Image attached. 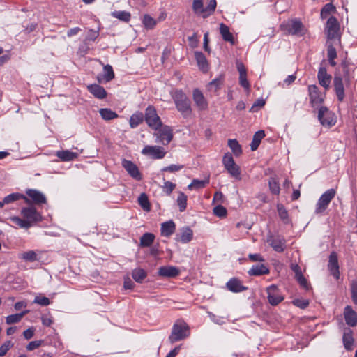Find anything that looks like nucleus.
Listing matches in <instances>:
<instances>
[{
    "mask_svg": "<svg viewBox=\"0 0 357 357\" xmlns=\"http://www.w3.org/2000/svg\"><path fill=\"white\" fill-rule=\"evenodd\" d=\"M176 109L183 118H188L192 114L191 101L181 90H176L172 95Z\"/></svg>",
    "mask_w": 357,
    "mask_h": 357,
    "instance_id": "nucleus-1",
    "label": "nucleus"
},
{
    "mask_svg": "<svg viewBox=\"0 0 357 357\" xmlns=\"http://www.w3.org/2000/svg\"><path fill=\"white\" fill-rule=\"evenodd\" d=\"M190 335V328L187 323L177 320L173 325L172 332L168 337L170 343L183 340Z\"/></svg>",
    "mask_w": 357,
    "mask_h": 357,
    "instance_id": "nucleus-2",
    "label": "nucleus"
},
{
    "mask_svg": "<svg viewBox=\"0 0 357 357\" xmlns=\"http://www.w3.org/2000/svg\"><path fill=\"white\" fill-rule=\"evenodd\" d=\"M281 29L289 35L303 36L306 29L300 20L293 19L280 26Z\"/></svg>",
    "mask_w": 357,
    "mask_h": 357,
    "instance_id": "nucleus-3",
    "label": "nucleus"
},
{
    "mask_svg": "<svg viewBox=\"0 0 357 357\" xmlns=\"http://www.w3.org/2000/svg\"><path fill=\"white\" fill-rule=\"evenodd\" d=\"M144 119L149 127L154 130H158L162 126V121L156 109L152 105H149L145 109Z\"/></svg>",
    "mask_w": 357,
    "mask_h": 357,
    "instance_id": "nucleus-4",
    "label": "nucleus"
},
{
    "mask_svg": "<svg viewBox=\"0 0 357 357\" xmlns=\"http://www.w3.org/2000/svg\"><path fill=\"white\" fill-rule=\"evenodd\" d=\"M336 192L331 188L324 192L319 197L315 207L314 213L317 215L323 214L327 209L330 202L335 197Z\"/></svg>",
    "mask_w": 357,
    "mask_h": 357,
    "instance_id": "nucleus-5",
    "label": "nucleus"
},
{
    "mask_svg": "<svg viewBox=\"0 0 357 357\" xmlns=\"http://www.w3.org/2000/svg\"><path fill=\"white\" fill-rule=\"evenodd\" d=\"M21 215L23 218L26 219V220L31 224V227L43 220L41 214L33 206L23 207L21 209Z\"/></svg>",
    "mask_w": 357,
    "mask_h": 357,
    "instance_id": "nucleus-6",
    "label": "nucleus"
},
{
    "mask_svg": "<svg viewBox=\"0 0 357 357\" xmlns=\"http://www.w3.org/2000/svg\"><path fill=\"white\" fill-rule=\"evenodd\" d=\"M340 24L337 18L334 16H331L327 22L326 26V32L328 40L337 39L340 40V37L339 35Z\"/></svg>",
    "mask_w": 357,
    "mask_h": 357,
    "instance_id": "nucleus-7",
    "label": "nucleus"
},
{
    "mask_svg": "<svg viewBox=\"0 0 357 357\" xmlns=\"http://www.w3.org/2000/svg\"><path fill=\"white\" fill-rule=\"evenodd\" d=\"M222 163L225 168L233 177H239L241 172L238 166L235 163L231 153H227L225 154L222 158Z\"/></svg>",
    "mask_w": 357,
    "mask_h": 357,
    "instance_id": "nucleus-8",
    "label": "nucleus"
},
{
    "mask_svg": "<svg viewBox=\"0 0 357 357\" xmlns=\"http://www.w3.org/2000/svg\"><path fill=\"white\" fill-rule=\"evenodd\" d=\"M266 292L268 294V301L269 303L273 306L278 305L284 300V296L275 284H271L268 287L266 288Z\"/></svg>",
    "mask_w": 357,
    "mask_h": 357,
    "instance_id": "nucleus-9",
    "label": "nucleus"
},
{
    "mask_svg": "<svg viewBox=\"0 0 357 357\" xmlns=\"http://www.w3.org/2000/svg\"><path fill=\"white\" fill-rule=\"evenodd\" d=\"M165 149L160 146H145L142 151V153L144 155H148L151 158L157 160L162 159L166 155Z\"/></svg>",
    "mask_w": 357,
    "mask_h": 357,
    "instance_id": "nucleus-10",
    "label": "nucleus"
},
{
    "mask_svg": "<svg viewBox=\"0 0 357 357\" xmlns=\"http://www.w3.org/2000/svg\"><path fill=\"white\" fill-rule=\"evenodd\" d=\"M156 136L164 145L168 144L173 139V132L169 126H162L158 130Z\"/></svg>",
    "mask_w": 357,
    "mask_h": 357,
    "instance_id": "nucleus-11",
    "label": "nucleus"
},
{
    "mask_svg": "<svg viewBox=\"0 0 357 357\" xmlns=\"http://www.w3.org/2000/svg\"><path fill=\"white\" fill-rule=\"evenodd\" d=\"M192 98L199 110L204 111L208 109V102L203 93L199 89L193 90Z\"/></svg>",
    "mask_w": 357,
    "mask_h": 357,
    "instance_id": "nucleus-12",
    "label": "nucleus"
},
{
    "mask_svg": "<svg viewBox=\"0 0 357 357\" xmlns=\"http://www.w3.org/2000/svg\"><path fill=\"white\" fill-rule=\"evenodd\" d=\"M308 92L310 103L312 107L319 105L323 102L324 97L316 85H310L308 86Z\"/></svg>",
    "mask_w": 357,
    "mask_h": 357,
    "instance_id": "nucleus-13",
    "label": "nucleus"
},
{
    "mask_svg": "<svg viewBox=\"0 0 357 357\" xmlns=\"http://www.w3.org/2000/svg\"><path fill=\"white\" fill-rule=\"evenodd\" d=\"M122 166L133 178L137 181L142 180V174L139 172L137 166L134 162L130 160L123 159L122 161Z\"/></svg>",
    "mask_w": 357,
    "mask_h": 357,
    "instance_id": "nucleus-14",
    "label": "nucleus"
},
{
    "mask_svg": "<svg viewBox=\"0 0 357 357\" xmlns=\"http://www.w3.org/2000/svg\"><path fill=\"white\" fill-rule=\"evenodd\" d=\"M333 85L338 101L342 102L345 97L343 78L340 75H335L333 79Z\"/></svg>",
    "mask_w": 357,
    "mask_h": 357,
    "instance_id": "nucleus-15",
    "label": "nucleus"
},
{
    "mask_svg": "<svg viewBox=\"0 0 357 357\" xmlns=\"http://www.w3.org/2000/svg\"><path fill=\"white\" fill-rule=\"evenodd\" d=\"M342 71L343 77H342L347 84H349L353 78V73L354 72L355 67L354 64L347 59H344L340 64Z\"/></svg>",
    "mask_w": 357,
    "mask_h": 357,
    "instance_id": "nucleus-16",
    "label": "nucleus"
},
{
    "mask_svg": "<svg viewBox=\"0 0 357 357\" xmlns=\"http://www.w3.org/2000/svg\"><path fill=\"white\" fill-rule=\"evenodd\" d=\"M26 194L28 197L27 198L30 199V202H32L35 204H42L47 202V199L44 194L37 190L28 189L26 191Z\"/></svg>",
    "mask_w": 357,
    "mask_h": 357,
    "instance_id": "nucleus-17",
    "label": "nucleus"
},
{
    "mask_svg": "<svg viewBox=\"0 0 357 357\" xmlns=\"http://www.w3.org/2000/svg\"><path fill=\"white\" fill-rule=\"evenodd\" d=\"M114 72L111 65H103V74H99L97 76V80L99 84L109 82L114 78Z\"/></svg>",
    "mask_w": 357,
    "mask_h": 357,
    "instance_id": "nucleus-18",
    "label": "nucleus"
},
{
    "mask_svg": "<svg viewBox=\"0 0 357 357\" xmlns=\"http://www.w3.org/2000/svg\"><path fill=\"white\" fill-rule=\"evenodd\" d=\"M328 267L331 274L336 279H338L340 278L339 264L337 256L335 252H331L329 256Z\"/></svg>",
    "mask_w": 357,
    "mask_h": 357,
    "instance_id": "nucleus-19",
    "label": "nucleus"
},
{
    "mask_svg": "<svg viewBox=\"0 0 357 357\" xmlns=\"http://www.w3.org/2000/svg\"><path fill=\"white\" fill-rule=\"evenodd\" d=\"M317 78L319 80V84L325 88L326 90L328 89L331 81V75L327 73L326 68L324 66H320Z\"/></svg>",
    "mask_w": 357,
    "mask_h": 357,
    "instance_id": "nucleus-20",
    "label": "nucleus"
},
{
    "mask_svg": "<svg viewBox=\"0 0 357 357\" xmlns=\"http://www.w3.org/2000/svg\"><path fill=\"white\" fill-rule=\"evenodd\" d=\"M158 273L161 277L172 278L179 275L180 270L175 266H164L159 268Z\"/></svg>",
    "mask_w": 357,
    "mask_h": 357,
    "instance_id": "nucleus-21",
    "label": "nucleus"
},
{
    "mask_svg": "<svg viewBox=\"0 0 357 357\" xmlns=\"http://www.w3.org/2000/svg\"><path fill=\"white\" fill-rule=\"evenodd\" d=\"M268 242L273 249L278 252H282L285 249L286 240L284 237L278 236L271 237Z\"/></svg>",
    "mask_w": 357,
    "mask_h": 357,
    "instance_id": "nucleus-22",
    "label": "nucleus"
},
{
    "mask_svg": "<svg viewBox=\"0 0 357 357\" xmlns=\"http://www.w3.org/2000/svg\"><path fill=\"white\" fill-rule=\"evenodd\" d=\"M226 287L228 290L234 293H239L248 289V287L243 286L241 280L236 278H231L226 283Z\"/></svg>",
    "mask_w": 357,
    "mask_h": 357,
    "instance_id": "nucleus-23",
    "label": "nucleus"
},
{
    "mask_svg": "<svg viewBox=\"0 0 357 357\" xmlns=\"http://www.w3.org/2000/svg\"><path fill=\"white\" fill-rule=\"evenodd\" d=\"M344 317L346 324L351 326L354 327L357 325V313L351 308V306L347 305L344 310Z\"/></svg>",
    "mask_w": 357,
    "mask_h": 357,
    "instance_id": "nucleus-24",
    "label": "nucleus"
},
{
    "mask_svg": "<svg viewBox=\"0 0 357 357\" xmlns=\"http://www.w3.org/2000/svg\"><path fill=\"white\" fill-rule=\"evenodd\" d=\"M318 119L324 126H332L333 124L331 119V113L326 107H321L318 112Z\"/></svg>",
    "mask_w": 357,
    "mask_h": 357,
    "instance_id": "nucleus-25",
    "label": "nucleus"
},
{
    "mask_svg": "<svg viewBox=\"0 0 357 357\" xmlns=\"http://www.w3.org/2000/svg\"><path fill=\"white\" fill-rule=\"evenodd\" d=\"M193 237V231L189 227H185L181 229L179 234L175 238L176 241L182 243H189Z\"/></svg>",
    "mask_w": 357,
    "mask_h": 357,
    "instance_id": "nucleus-26",
    "label": "nucleus"
},
{
    "mask_svg": "<svg viewBox=\"0 0 357 357\" xmlns=\"http://www.w3.org/2000/svg\"><path fill=\"white\" fill-rule=\"evenodd\" d=\"M87 90L96 98L104 99L107 97V93L104 87L98 84H92L87 86Z\"/></svg>",
    "mask_w": 357,
    "mask_h": 357,
    "instance_id": "nucleus-27",
    "label": "nucleus"
},
{
    "mask_svg": "<svg viewBox=\"0 0 357 357\" xmlns=\"http://www.w3.org/2000/svg\"><path fill=\"white\" fill-rule=\"evenodd\" d=\"M342 341L346 350L351 351L353 349L354 340L353 337V331L349 328H344Z\"/></svg>",
    "mask_w": 357,
    "mask_h": 357,
    "instance_id": "nucleus-28",
    "label": "nucleus"
},
{
    "mask_svg": "<svg viewBox=\"0 0 357 357\" xmlns=\"http://www.w3.org/2000/svg\"><path fill=\"white\" fill-rule=\"evenodd\" d=\"M270 273L268 268L263 264L253 265L252 268L248 271L250 276H259L262 275H267Z\"/></svg>",
    "mask_w": 357,
    "mask_h": 357,
    "instance_id": "nucleus-29",
    "label": "nucleus"
},
{
    "mask_svg": "<svg viewBox=\"0 0 357 357\" xmlns=\"http://www.w3.org/2000/svg\"><path fill=\"white\" fill-rule=\"evenodd\" d=\"M40 252L38 250H28L24 252L19 255V258L26 262H34L39 261L40 257L38 253Z\"/></svg>",
    "mask_w": 357,
    "mask_h": 357,
    "instance_id": "nucleus-30",
    "label": "nucleus"
},
{
    "mask_svg": "<svg viewBox=\"0 0 357 357\" xmlns=\"http://www.w3.org/2000/svg\"><path fill=\"white\" fill-rule=\"evenodd\" d=\"M195 57L200 70L203 72L208 70V63L205 55L202 52H195Z\"/></svg>",
    "mask_w": 357,
    "mask_h": 357,
    "instance_id": "nucleus-31",
    "label": "nucleus"
},
{
    "mask_svg": "<svg viewBox=\"0 0 357 357\" xmlns=\"http://www.w3.org/2000/svg\"><path fill=\"white\" fill-rule=\"evenodd\" d=\"M24 199L26 204H30V199L27 197L19 192L11 193L3 198L5 204H9L20 199Z\"/></svg>",
    "mask_w": 357,
    "mask_h": 357,
    "instance_id": "nucleus-32",
    "label": "nucleus"
},
{
    "mask_svg": "<svg viewBox=\"0 0 357 357\" xmlns=\"http://www.w3.org/2000/svg\"><path fill=\"white\" fill-rule=\"evenodd\" d=\"M176 225L172 220L165 222L161 225V234L164 236H170L174 234Z\"/></svg>",
    "mask_w": 357,
    "mask_h": 357,
    "instance_id": "nucleus-33",
    "label": "nucleus"
},
{
    "mask_svg": "<svg viewBox=\"0 0 357 357\" xmlns=\"http://www.w3.org/2000/svg\"><path fill=\"white\" fill-rule=\"evenodd\" d=\"M56 155L64 162H69L74 160L78 155L77 153L72 152L69 150L58 151Z\"/></svg>",
    "mask_w": 357,
    "mask_h": 357,
    "instance_id": "nucleus-34",
    "label": "nucleus"
},
{
    "mask_svg": "<svg viewBox=\"0 0 357 357\" xmlns=\"http://www.w3.org/2000/svg\"><path fill=\"white\" fill-rule=\"evenodd\" d=\"M220 33L225 41L229 42L232 45L234 44V38L226 24L223 23L220 24Z\"/></svg>",
    "mask_w": 357,
    "mask_h": 357,
    "instance_id": "nucleus-35",
    "label": "nucleus"
},
{
    "mask_svg": "<svg viewBox=\"0 0 357 357\" xmlns=\"http://www.w3.org/2000/svg\"><path fill=\"white\" fill-rule=\"evenodd\" d=\"M265 137V132L264 130H259L256 132L252 137V140L250 143V149L255 151L258 149L261 139Z\"/></svg>",
    "mask_w": 357,
    "mask_h": 357,
    "instance_id": "nucleus-36",
    "label": "nucleus"
},
{
    "mask_svg": "<svg viewBox=\"0 0 357 357\" xmlns=\"http://www.w3.org/2000/svg\"><path fill=\"white\" fill-rule=\"evenodd\" d=\"M155 238V235L152 233L146 232L140 238V247L146 248L151 246L154 242Z\"/></svg>",
    "mask_w": 357,
    "mask_h": 357,
    "instance_id": "nucleus-37",
    "label": "nucleus"
},
{
    "mask_svg": "<svg viewBox=\"0 0 357 357\" xmlns=\"http://www.w3.org/2000/svg\"><path fill=\"white\" fill-rule=\"evenodd\" d=\"M146 276L147 273L141 268H135L132 272V278L138 283H142Z\"/></svg>",
    "mask_w": 357,
    "mask_h": 357,
    "instance_id": "nucleus-38",
    "label": "nucleus"
},
{
    "mask_svg": "<svg viewBox=\"0 0 357 357\" xmlns=\"http://www.w3.org/2000/svg\"><path fill=\"white\" fill-rule=\"evenodd\" d=\"M28 310H24L20 313L8 315L6 318V323L8 325L20 322L23 317L28 313Z\"/></svg>",
    "mask_w": 357,
    "mask_h": 357,
    "instance_id": "nucleus-39",
    "label": "nucleus"
},
{
    "mask_svg": "<svg viewBox=\"0 0 357 357\" xmlns=\"http://www.w3.org/2000/svg\"><path fill=\"white\" fill-rule=\"evenodd\" d=\"M144 120V114L142 112H136L133 114L130 119V126L132 128H137Z\"/></svg>",
    "mask_w": 357,
    "mask_h": 357,
    "instance_id": "nucleus-40",
    "label": "nucleus"
},
{
    "mask_svg": "<svg viewBox=\"0 0 357 357\" xmlns=\"http://www.w3.org/2000/svg\"><path fill=\"white\" fill-rule=\"evenodd\" d=\"M224 78L223 76L220 75L218 77L213 79L208 84V89L211 91L216 92L219 90L221 86L223 84Z\"/></svg>",
    "mask_w": 357,
    "mask_h": 357,
    "instance_id": "nucleus-41",
    "label": "nucleus"
},
{
    "mask_svg": "<svg viewBox=\"0 0 357 357\" xmlns=\"http://www.w3.org/2000/svg\"><path fill=\"white\" fill-rule=\"evenodd\" d=\"M209 183V178L204 180L193 179L190 184L188 185V188L189 190L192 189H202L204 188L207 184Z\"/></svg>",
    "mask_w": 357,
    "mask_h": 357,
    "instance_id": "nucleus-42",
    "label": "nucleus"
},
{
    "mask_svg": "<svg viewBox=\"0 0 357 357\" xmlns=\"http://www.w3.org/2000/svg\"><path fill=\"white\" fill-rule=\"evenodd\" d=\"M101 117L105 121H109L118 117V114L109 108H102L99 110Z\"/></svg>",
    "mask_w": 357,
    "mask_h": 357,
    "instance_id": "nucleus-43",
    "label": "nucleus"
},
{
    "mask_svg": "<svg viewBox=\"0 0 357 357\" xmlns=\"http://www.w3.org/2000/svg\"><path fill=\"white\" fill-rule=\"evenodd\" d=\"M111 15L112 17L124 22H128L131 18L130 13L125 10H115Z\"/></svg>",
    "mask_w": 357,
    "mask_h": 357,
    "instance_id": "nucleus-44",
    "label": "nucleus"
},
{
    "mask_svg": "<svg viewBox=\"0 0 357 357\" xmlns=\"http://www.w3.org/2000/svg\"><path fill=\"white\" fill-rule=\"evenodd\" d=\"M277 210L278 213V215L280 218L285 223L288 224L290 222V219L289 217V213L287 210L285 208L284 205L282 204H278L277 205Z\"/></svg>",
    "mask_w": 357,
    "mask_h": 357,
    "instance_id": "nucleus-45",
    "label": "nucleus"
},
{
    "mask_svg": "<svg viewBox=\"0 0 357 357\" xmlns=\"http://www.w3.org/2000/svg\"><path fill=\"white\" fill-rule=\"evenodd\" d=\"M138 203L142 209L145 211H151V205L149 201L148 196L145 193H142L138 197Z\"/></svg>",
    "mask_w": 357,
    "mask_h": 357,
    "instance_id": "nucleus-46",
    "label": "nucleus"
},
{
    "mask_svg": "<svg viewBox=\"0 0 357 357\" xmlns=\"http://www.w3.org/2000/svg\"><path fill=\"white\" fill-rule=\"evenodd\" d=\"M228 146L235 155L238 156L242 153L241 146L236 139H229Z\"/></svg>",
    "mask_w": 357,
    "mask_h": 357,
    "instance_id": "nucleus-47",
    "label": "nucleus"
},
{
    "mask_svg": "<svg viewBox=\"0 0 357 357\" xmlns=\"http://www.w3.org/2000/svg\"><path fill=\"white\" fill-rule=\"evenodd\" d=\"M269 189L273 195H278L280 192V187L278 181L273 177L269 178L268 181Z\"/></svg>",
    "mask_w": 357,
    "mask_h": 357,
    "instance_id": "nucleus-48",
    "label": "nucleus"
},
{
    "mask_svg": "<svg viewBox=\"0 0 357 357\" xmlns=\"http://www.w3.org/2000/svg\"><path fill=\"white\" fill-rule=\"evenodd\" d=\"M217 6L216 0H209L208 5L204 8L203 18H207L211 15L215 10Z\"/></svg>",
    "mask_w": 357,
    "mask_h": 357,
    "instance_id": "nucleus-49",
    "label": "nucleus"
},
{
    "mask_svg": "<svg viewBox=\"0 0 357 357\" xmlns=\"http://www.w3.org/2000/svg\"><path fill=\"white\" fill-rule=\"evenodd\" d=\"M204 7L203 0H193L192 2V10L197 15H201L203 17L204 14Z\"/></svg>",
    "mask_w": 357,
    "mask_h": 357,
    "instance_id": "nucleus-50",
    "label": "nucleus"
},
{
    "mask_svg": "<svg viewBox=\"0 0 357 357\" xmlns=\"http://www.w3.org/2000/svg\"><path fill=\"white\" fill-rule=\"evenodd\" d=\"M10 221L19 226L20 228H23V229H29L31 227V224H29L28 222V221L26 220V219H22L20 218V217L18 216H13V217H11L10 218Z\"/></svg>",
    "mask_w": 357,
    "mask_h": 357,
    "instance_id": "nucleus-51",
    "label": "nucleus"
},
{
    "mask_svg": "<svg viewBox=\"0 0 357 357\" xmlns=\"http://www.w3.org/2000/svg\"><path fill=\"white\" fill-rule=\"evenodd\" d=\"M187 196L182 192H180L176 199L177 204L179 206L181 212L184 211L187 207Z\"/></svg>",
    "mask_w": 357,
    "mask_h": 357,
    "instance_id": "nucleus-52",
    "label": "nucleus"
},
{
    "mask_svg": "<svg viewBox=\"0 0 357 357\" xmlns=\"http://www.w3.org/2000/svg\"><path fill=\"white\" fill-rule=\"evenodd\" d=\"M335 7L332 3H326L321 10V18H326L332 12H335Z\"/></svg>",
    "mask_w": 357,
    "mask_h": 357,
    "instance_id": "nucleus-53",
    "label": "nucleus"
},
{
    "mask_svg": "<svg viewBox=\"0 0 357 357\" xmlns=\"http://www.w3.org/2000/svg\"><path fill=\"white\" fill-rule=\"evenodd\" d=\"M143 24L146 29H151L155 26L156 22L150 15H144L143 18Z\"/></svg>",
    "mask_w": 357,
    "mask_h": 357,
    "instance_id": "nucleus-54",
    "label": "nucleus"
},
{
    "mask_svg": "<svg viewBox=\"0 0 357 357\" xmlns=\"http://www.w3.org/2000/svg\"><path fill=\"white\" fill-rule=\"evenodd\" d=\"M327 56L328 60L335 59L337 57V52L333 45L327 42Z\"/></svg>",
    "mask_w": 357,
    "mask_h": 357,
    "instance_id": "nucleus-55",
    "label": "nucleus"
},
{
    "mask_svg": "<svg viewBox=\"0 0 357 357\" xmlns=\"http://www.w3.org/2000/svg\"><path fill=\"white\" fill-rule=\"evenodd\" d=\"M213 213L219 218H225L227 211L225 207L220 204L213 208Z\"/></svg>",
    "mask_w": 357,
    "mask_h": 357,
    "instance_id": "nucleus-56",
    "label": "nucleus"
},
{
    "mask_svg": "<svg viewBox=\"0 0 357 357\" xmlns=\"http://www.w3.org/2000/svg\"><path fill=\"white\" fill-rule=\"evenodd\" d=\"M292 303L295 306H296L301 309H305L309 305V301H308V300H306V299L296 298L292 301Z\"/></svg>",
    "mask_w": 357,
    "mask_h": 357,
    "instance_id": "nucleus-57",
    "label": "nucleus"
},
{
    "mask_svg": "<svg viewBox=\"0 0 357 357\" xmlns=\"http://www.w3.org/2000/svg\"><path fill=\"white\" fill-rule=\"evenodd\" d=\"M183 165H170L169 166L165 167L162 169V172H175L181 170L183 168Z\"/></svg>",
    "mask_w": 357,
    "mask_h": 357,
    "instance_id": "nucleus-58",
    "label": "nucleus"
},
{
    "mask_svg": "<svg viewBox=\"0 0 357 357\" xmlns=\"http://www.w3.org/2000/svg\"><path fill=\"white\" fill-rule=\"evenodd\" d=\"M13 344L10 340L5 342L0 347V357L5 356L8 351L13 347Z\"/></svg>",
    "mask_w": 357,
    "mask_h": 357,
    "instance_id": "nucleus-59",
    "label": "nucleus"
},
{
    "mask_svg": "<svg viewBox=\"0 0 357 357\" xmlns=\"http://www.w3.org/2000/svg\"><path fill=\"white\" fill-rule=\"evenodd\" d=\"M33 303L42 306H47L50 305V301L47 297L45 296H36Z\"/></svg>",
    "mask_w": 357,
    "mask_h": 357,
    "instance_id": "nucleus-60",
    "label": "nucleus"
},
{
    "mask_svg": "<svg viewBox=\"0 0 357 357\" xmlns=\"http://www.w3.org/2000/svg\"><path fill=\"white\" fill-rule=\"evenodd\" d=\"M98 36V31L89 29L86 36L85 41H94Z\"/></svg>",
    "mask_w": 357,
    "mask_h": 357,
    "instance_id": "nucleus-61",
    "label": "nucleus"
},
{
    "mask_svg": "<svg viewBox=\"0 0 357 357\" xmlns=\"http://www.w3.org/2000/svg\"><path fill=\"white\" fill-rule=\"evenodd\" d=\"M351 294L354 303L357 305V281H352L351 284Z\"/></svg>",
    "mask_w": 357,
    "mask_h": 357,
    "instance_id": "nucleus-62",
    "label": "nucleus"
},
{
    "mask_svg": "<svg viewBox=\"0 0 357 357\" xmlns=\"http://www.w3.org/2000/svg\"><path fill=\"white\" fill-rule=\"evenodd\" d=\"M176 185L171 181H165L163 185V191L167 195H170L174 190Z\"/></svg>",
    "mask_w": 357,
    "mask_h": 357,
    "instance_id": "nucleus-63",
    "label": "nucleus"
},
{
    "mask_svg": "<svg viewBox=\"0 0 357 357\" xmlns=\"http://www.w3.org/2000/svg\"><path fill=\"white\" fill-rule=\"evenodd\" d=\"M296 280L298 282V284L305 290H309L310 288V285L307 282L306 278L303 276V275H300L296 278Z\"/></svg>",
    "mask_w": 357,
    "mask_h": 357,
    "instance_id": "nucleus-64",
    "label": "nucleus"
}]
</instances>
